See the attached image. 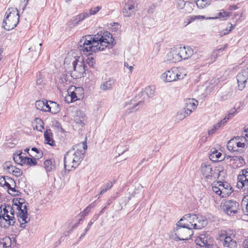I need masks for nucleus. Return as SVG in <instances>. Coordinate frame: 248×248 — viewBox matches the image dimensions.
Segmentation results:
<instances>
[{
    "mask_svg": "<svg viewBox=\"0 0 248 248\" xmlns=\"http://www.w3.org/2000/svg\"><path fill=\"white\" fill-rule=\"evenodd\" d=\"M114 39L112 35L107 31H100L95 35H86L78 44V48L85 53L103 51L105 48H111Z\"/></svg>",
    "mask_w": 248,
    "mask_h": 248,
    "instance_id": "nucleus-1",
    "label": "nucleus"
},
{
    "mask_svg": "<svg viewBox=\"0 0 248 248\" xmlns=\"http://www.w3.org/2000/svg\"><path fill=\"white\" fill-rule=\"evenodd\" d=\"M19 19L18 11L16 8H9L6 12L2 22V27L7 31H10L17 25Z\"/></svg>",
    "mask_w": 248,
    "mask_h": 248,
    "instance_id": "nucleus-2",
    "label": "nucleus"
},
{
    "mask_svg": "<svg viewBox=\"0 0 248 248\" xmlns=\"http://www.w3.org/2000/svg\"><path fill=\"white\" fill-rule=\"evenodd\" d=\"M221 169L220 167H216L213 169L211 165L203 163L201 167V171L205 178L216 180L219 177L220 172L223 171Z\"/></svg>",
    "mask_w": 248,
    "mask_h": 248,
    "instance_id": "nucleus-3",
    "label": "nucleus"
},
{
    "mask_svg": "<svg viewBox=\"0 0 248 248\" xmlns=\"http://www.w3.org/2000/svg\"><path fill=\"white\" fill-rule=\"evenodd\" d=\"M193 55V50L190 46H180L174 51L172 54L173 62L186 60Z\"/></svg>",
    "mask_w": 248,
    "mask_h": 248,
    "instance_id": "nucleus-4",
    "label": "nucleus"
},
{
    "mask_svg": "<svg viewBox=\"0 0 248 248\" xmlns=\"http://www.w3.org/2000/svg\"><path fill=\"white\" fill-rule=\"evenodd\" d=\"M73 70H69V73L73 78L77 79L84 76L85 73L86 66L83 60L79 61L78 59L75 60L72 62Z\"/></svg>",
    "mask_w": 248,
    "mask_h": 248,
    "instance_id": "nucleus-5",
    "label": "nucleus"
},
{
    "mask_svg": "<svg viewBox=\"0 0 248 248\" xmlns=\"http://www.w3.org/2000/svg\"><path fill=\"white\" fill-rule=\"evenodd\" d=\"M193 230L189 228L183 227V225H176L174 229V232L175 235V240L176 241H183L190 239L193 235Z\"/></svg>",
    "mask_w": 248,
    "mask_h": 248,
    "instance_id": "nucleus-6",
    "label": "nucleus"
},
{
    "mask_svg": "<svg viewBox=\"0 0 248 248\" xmlns=\"http://www.w3.org/2000/svg\"><path fill=\"white\" fill-rule=\"evenodd\" d=\"M186 75V74L180 72L177 68H173L164 73L162 75V78L165 81L170 82L183 79Z\"/></svg>",
    "mask_w": 248,
    "mask_h": 248,
    "instance_id": "nucleus-7",
    "label": "nucleus"
},
{
    "mask_svg": "<svg viewBox=\"0 0 248 248\" xmlns=\"http://www.w3.org/2000/svg\"><path fill=\"white\" fill-rule=\"evenodd\" d=\"M155 91L154 87H147L145 89L144 92H141L140 93L138 94V96L139 97L143 96V99H142L135 105H133V106L132 107L130 108L127 109L126 112L127 113H130L133 111V109H134L136 107L138 106H143L145 100L148 98L153 97L155 95Z\"/></svg>",
    "mask_w": 248,
    "mask_h": 248,
    "instance_id": "nucleus-8",
    "label": "nucleus"
},
{
    "mask_svg": "<svg viewBox=\"0 0 248 248\" xmlns=\"http://www.w3.org/2000/svg\"><path fill=\"white\" fill-rule=\"evenodd\" d=\"M221 209L228 215L232 216L238 213L239 204L234 200H227L221 206Z\"/></svg>",
    "mask_w": 248,
    "mask_h": 248,
    "instance_id": "nucleus-9",
    "label": "nucleus"
},
{
    "mask_svg": "<svg viewBox=\"0 0 248 248\" xmlns=\"http://www.w3.org/2000/svg\"><path fill=\"white\" fill-rule=\"evenodd\" d=\"M217 240L227 248H237V243L231 237L228 235L226 231H221L218 234Z\"/></svg>",
    "mask_w": 248,
    "mask_h": 248,
    "instance_id": "nucleus-10",
    "label": "nucleus"
},
{
    "mask_svg": "<svg viewBox=\"0 0 248 248\" xmlns=\"http://www.w3.org/2000/svg\"><path fill=\"white\" fill-rule=\"evenodd\" d=\"M7 208V206H5L3 209V217L2 220L0 221V226L5 229H7L11 226H14L16 221L15 216H11L9 210Z\"/></svg>",
    "mask_w": 248,
    "mask_h": 248,
    "instance_id": "nucleus-11",
    "label": "nucleus"
},
{
    "mask_svg": "<svg viewBox=\"0 0 248 248\" xmlns=\"http://www.w3.org/2000/svg\"><path fill=\"white\" fill-rule=\"evenodd\" d=\"M195 242L197 245L201 247L213 248L212 239L210 235L207 233L201 234L195 240Z\"/></svg>",
    "mask_w": 248,
    "mask_h": 248,
    "instance_id": "nucleus-12",
    "label": "nucleus"
},
{
    "mask_svg": "<svg viewBox=\"0 0 248 248\" xmlns=\"http://www.w3.org/2000/svg\"><path fill=\"white\" fill-rule=\"evenodd\" d=\"M74 155H72V151H68L65 154L64 157V167L66 170L68 171L71 170V169H75L77 167L76 161L73 157Z\"/></svg>",
    "mask_w": 248,
    "mask_h": 248,
    "instance_id": "nucleus-13",
    "label": "nucleus"
},
{
    "mask_svg": "<svg viewBox=\"0 0 248 248\" xmlns=\"http://www.w3.org/2000/svg\"><path fill=\"white\" fill-rule=\"evenodd\" d=\"M192 230H200L207 224V218L202 215L193 214Z\"/></svg>",
    "mask_w": 248,
    "mask_h": 248,
    "instance_id": "nucleus-14",
    "label": "nucleus"
},
{
    "mask_svg": "<svg viewBox=\"0 0 248 248\" xmlns=\"http://www.w3.org/2000/svg\"><path fill=\"white\" fill-rule=\"evenodd\" d=\"M242 174L238 176L237 186L239 189L244 187V190L248 191V169L242 170Z\"/></svg>",
    "mask_w": 248,
    "mask_h": 248,
    "instance_id": "nucleus-15",
    "label": "nucleus"
},
{
    "mask_svg": "<svg viewBox=\"0 0 248 248\" xmlns=\"http://www.w3.org/2000/svg\"><path fill=\"white\" fill-rule=\"evenodd\" d=\"M238 87L239 90L242 91L246 86V83L248 79V68L243 69L236 77Z\"/></svg>",
    "mask_w": 248,
    "mask_h": 248,
    "instance_id": "nucleus-16",
    "label": "nucleus"
},
{
    "mask_svg": "<svg viewBox=\"0 0 248 248\" xmlns=\"http://www.w3.org/2000/svg\"><path fill=\"white\" fill-rule=\"evenodd\" d=\"M198 104L197 100L193 98H189L186 101V106L184 108L185 113L186 114L183 116L181 119H184L186 116L189 115L192 111L194 110Z\"/></svg>",
    "mask_w": 248,
    "mask_h": 248,
    "instance_id": "nucleus-17",
    "label": "nucleus"
},
{
    "mask_svg": "<svg viewBox=\"0 0 248 248\" xmlns=\"http://www.w3.org/2000/svg\"><path fill=\"white\" fill-rule=\"evenodd\" d=\"M137 4L134 0H129L125 3L123 10L124 16L129 17L135 11Z\"/></svg>",
    "mask_w": 248,
    "mask_h": 248,
    "instance_id": "nucleus-18",
    "label": "nucleus"
},
{
    "mask_svg": "<svg viewBox=\"0 0 248 248\" xmlns=\"http://www.w3.org/2000/svg\"><path fill=\"white\" fill-rule=\"evenodd\" d=\"M193 220V214H186L180 220L177 222L176 225H183V227H186V228H189L192 229Z\"/></svg>",
    "mask_w": 248,
    "mask_h": 248,
    "instance_id": "nucleus-19",
    "label": "nucleus"
},
{
    "mask_svg": "<svg viewBox=\"0 0 248 248\" xmlns=\"http://www.w3.org/2000/svg\"><path fill=\"white\" fill-rule=\"evenodd\" d=\"M87 117L84 111L82 110L77 111L76 114L74 117L75 122L80 124L81 126L85 125V122L86 121Z\"/></svg>",
    "mask_w": 248,
    "mask_h": 248,
    "instance_id": "nucleus-20",
    "label": "nucleus"
},
{
    "mask_svg": "<svg viewBox=\"0 0 248 248\" xmlns=\"http://www.w3.org/2000/svg\"><path fill=\"white\" fill-rule=\"evenodd\" d=\"M115 82L114 79L109 78L107 80L104 81L101 83L100 89L103 91L111 90L115 84Z\"/></svg>",
    "mask_w": 248,
    "mask_h": 248,
    "instance_id": "nucleus-21",
    "label": "nucleus"
},
{
    "mask_svg": "<svg viewBox=\"0 0 248 248\" xmlns=\"http://www.w3.org/2000/svg\"><path fill=\"white\" fill-rule=\"evenodd\" d=\"M88 17H89V16L87 14V12H85L74 17L73 19H72L69 23L70 24L71 23L73 25H76L78 24L79 22L82 21Z\"/></svg>",
    "mask_w": 248,
    "mask_h": 248,
    "instance_id": "nucleus-22",
    "label": "nucleus"
},
{
    "mask_svg": "<svg viewBox=\"0 0 248 248\" xmlns=\"http://www.w3.org/2000/svg\"><path fill=\"white\" fill-rule=\"evenodd\" d=\"M53 134L50 129H46L44 133V138L46 143L49 145L53 146L55 144L54 140L52 138Z\"/></svg>",
    "mask_w": 248,
    "mask_h": 248,
    "instance_id": "nucleus-23",
    "label": "nucleus"
},
{
    "mask_svg": "<svg viewBox=\"0 0 248 248\" xmlns=\"http://www.w3.org/2000/svg\"><path fill=\"white\" fill-rule=\"evenodd\" d=\"M236 140H229L227 145V149L231 152L236 153V154L238 153H243V150L242 149L238 150L236 149Z\"/></svg>",
    "mask_w": 248,
    "mask_h": 248,
    "instance_id": "nucleus-24",
    "label": "nucleus"
},
{
    "mask_svg": "<svg viewBox=\"0 0 248 248\" xmlns=\"http://www.w3.org/2000/svg\"><path fill=\"white\" fill-rule=\"evenodd\" d=\"M72 151V155H74L73 157H74V160L76 161L77 166L78 167L83 158L84 153H82L81 150H77L74 152H73L74 150Z\"/></svg>",
    "mask_w": 248,
    "mask_h": 248,
    "instance_id": "nucleus-25",
    "label": "nucleus"
},
{
    "mask_svg": "<svg viewBox=\"0 0 248 248\" xmlns=\"http://www.w3.org/2000/svg\"><path fill=\"white\" fill-rule=\"evenodd\" d=\"M75 89V86H71L70 87L68 90V93L69 94V97L70 98V102H73L78 100H79L80 98L78 97L77 95V93L75 92L73 89Z\"/></svg>",
    "mask_w": 248,
    "mask_h": 248,
    "instance_id": "nucleus-26",
    "label": "nucleus"
},
{
    "mask_svg": "<svg viewBox=\"0 0 248 248\" xmlns=\"http://www.w3.org/2000/svg\"><path fill=\"white\" fill-rule=\"evenodd\" d=\"M44 166L46 171H52L55 168L54 160L52 159L46 160L44 162Z\"/></svg>",
    "mask_w": 248,
    "mask_h": 248,
    "instance_id": "nucleus-27",
    "label": "nucleus"
},
{
    "mask_svg": "<svg viewBox=\"0 0 248 248\" xmlns=\"http://www.w3.org/2000/svg\"><path fill=\"white\" fill-rule=\"evenodd\" d=\"M49 105H50V112L52 114H56L60 112L61 109L59 105L55 102L49 101Z\"/></svg>",
    "mask_w": 248,
    "mask_h": 248,
    "instance_id": "nucleus-28",
    "label": "nucleus"
},
{
    "mask_svg": "<svg viewBox=\"0 0 248 248\" xmlns=\"http://www.w3.org/2000/svg\"><path fill=\"white\" fill-rule=\"evenodd\" d=\"M222 154L218 152L217 150H215V151H213L212 153L210 155L209 157L210 159L214 162H216L217 161H218L220 159V160H222Z\"/></svg>",
    "mask_w": 248,
    "mask_h": 248,
    "instance_id": "nucleus-29",
    "label": "nucleus"
},
{
    "mask_svg": "<svg viewBox=\"0 0 248 248\" xmlns=\"http://www.w3.org/2000/svg\"><path fill=\"white\" fill-rule=\"evenodd\" d=\"M195 1L199 8L203 9L210 4L211 0H195Z\"/></svg>",
    "mask_w": 248,
    "mask_h": 248,
    "instance_id": "nucleus-30",
    "label": "nucleus"
},
{
    "mask_svg": "<svg viewBox=\"0 0 248 248\" xmlns=\"http://www.w3.org/2000/svg\"><path fill=\"white\" fill-rule=\"evenodd\" d=\"M23 164L28 165L30 166H34L36 165L37 162L36 160V158L34 157H29L27 156H25L24 159H23Z\"/></svg>",
    "mask_w": 248,
    "mask_h": 248,
    "instance_id": "nucleus-31",
    "label": "nucleus"
},
{
    "mask_svg": "<svg viewBox=\"0 0 248 248\" xmlns=\"http://www.w3.org/2000/svg\"><path fill=\"white\" fill-rule=\"evenodd\" d=\"M28 203H26L22 206V209L18 211L17 213V216H24L28 217V214L27 211Z\"/></svg>",
    "mask_w": 248,
    "mask_h": 248,
    "instance_id": "nucleus-32",
    "label": "nucleus"
},
{
    "mask_svg": "<svg viewBox=\"0 0 248 248\" xmlns=\"http://www.w3.org/2000/svg\"><path fill=\"white\" fill-rule=\"evenodd\" d=\"M42 45V43H35L32 45V46H31L29 48V50L30 51H34L35 52H36V55H38L41 49V46Z\"/></svg>",
    "mask_w": 248,
    "mask_h": 248,
    "instance_id": "nucleus-33",
    "label": "nucleus"
},
{
    "mask_svg": "<svg viewBox=\"0 0 248 248\" xmlns=\"http://www.w3.org/2000/svg\"><path fill=\"white\" fill-rule=\"evenodd\" d=\"M93 52H92L91 53H84V54H87L88 56L87 57V58L86 60V63L88 64V65L91 67H93L94 64H95V61L94 58L91 56V54H92Z\"/></svg>",
    "mask_w": 248,
    "mask_h": 248,
    "instance_id": "nucleus-34",
    "label": "nucleus"
},
{
    "mask_svg": "<svg viewBox=\"0 0 248 248\" xmlns=\"http://www.w3.org/2000/svg\"><path fill=\"white\" fill-rule=\"evenodd\" d=\"M17 217H18V221L20 223V227L25 228L26 226V223L28 222L30 219H28V217L17 216Z\"/></svg>",
    "mask_w": 248,
    "mask_h": 248,
    "instance_id": "nucleus-35",
    "label": "nucleus"
},
{
    "mask_svg": "<svg viewBox=\"0 0 248 248\" xmlns=\"http://www.w3.org/2000/svg\"><path fill=\"white\" fill-rule=\"evenodd\" d=\"M34 121L36 123L35 129L39 131H42V129H44V122L42 120L37 118Z\"/></svg>",
    "mask_w": 248,
    "mask_h": 248,
    "instance_id": "nucleus-36",
    "label": "nucleus"
},
{
    "mask_svg": "<svg viewBox=\"0 0 248 248\" xmlns=\"http://www.w3.org/2000/svg\"><path fill=\"white\" fill-rule=\"evenodd\" d=\"M113 186V184L111 182H108L101 187V191L99 193V195H101L104 193L107 192L108 189H110Z\"/></svg>",
    "mask_w": 248,
    "mask_h": 248,
    "instance_id": "nucleus-37",
    "label": "nucleus"
},
{
    "mask_svg": "<svg viewBox=\"0 0 248 248\" xmlns=\"http://www.w3.org/2000/svg\"><path fill=\"white\" fill-rule=\"evenodd\" d=\"M221 197H226L229 196L233 191V189L232 187H230V188H221Z\"/></svg>",
    "mask_w": 248,
    "mask_h": 248,
    "instance_id": "nucleus-38",
    "label": "nucleus"
},
{
    "mask_svg": "<svg viewBox=\"0 0 248 248\" xmlns=\"http://www.w3.org/2000/svg\"><path fill=\"white\" fill-rule=\"evenodd\" d=\"M36 84L37 86H40V88H41L45 84V82L42 79V76L40 73H39V74L37 75Z\"/></svg>",
    "mask_w": 248,
    "mask_h": 248,
    "instance_id": "nucleus-39",
    "label": "nucleus"
},
{
    "mask_svg": "<svg viewBox=\"0 0 248 248\" xmlns=\"http://www.w3.org/2000/svg\"><path fill=\"white\" fill-rule=\"evenodd\" d=\"M45 100H40L36 101L35 102V107H36V108L39 110H42V111H43L44 109H45L44 108V107L45 106Z\"/></svg>",
    "mask_w": 248,
    "mask_h": 248,
    "instance_id": "nucleus-40",
    "label": "nucleus"
},
{
    "mask_svg": "<svg viewBox=\"0 0 248 248\" xmlns=\"http://www.w3.org/2000/svg\"><path fill=\"white\" fill-rule=\"evenodd\" d=\"M241 153H238L236 154V153H234V155L230 156L228 155L226 157L227 159H230L231 160H239L240 161H244L243 157L240 155H237L238 154H240Z\"/></svg>",
    "mask_w": 248,
    "mask_h": 248,
    "instance_id": "nucleus-41",
    "label": "nucleus"
},
{
    "mask_svg": "<svg viewBox=\"0 0 248 248\" xmlns=\"http://www.w3.org/2000/svg\"><path fill=\"white\" fill-rule=\"evenodd\" d=\"M101 9V6H98L92 8L89 12H87V14L88 16H90L92 15H95L97 12H98Z\"/></svg>",
    "mask_w": 248,
    "mask_h": 248,
    "instance_id": "nucleus-42",
    "label": "nucleus"
},
{
    "mask_svg": "<svg viewBox=\"0 0 248 248\" xmlns=\"http://www.w3.org/2000/svg\"><path fill=\"white\" fill-rule=\"evenodd\" d=\"M217 16L218 18L221 19V20H225L230 16V14L228 12L223 11L218 13Z\"/></svg>",
    "mask_w": 248,
    "mask_h": 248,
    "instance_id": "nucleus-43",
    "label": "nucleus"
},
{
    "mask_svg": "<svg viewBox=\"0 0 248 248\" xmlns=\"http://www.w3.org/2000/svg\"><path fill=\"white\" fill-rule=\"evenodd\" d=\"M202 16H189L186 19L188 20L186 25H188L195 20H199L203 18Z\"/></svg>",
    "mask_w": 248,
    "mask_h": 248,
    "instance_id": "nucleus-44",
    "label": "nucleus"
},
{
    "mask_svg": "<svg viewBox=\"0 0 248 248\" xmlns=\"http://www.w3.org/2000/svg\"><path fill=\"white\" fill-rule=\"evenodd\" d=\"M202 16H189L186 19L188 20L186 25H188L195 20H199L203 18Z\"/></svg>",
    "mask_w": 248,
    "mask_h": 248,
    "instance_id": "nucleus-45",
    "label": "nucleus"
},
{
    "mask_svg": "<svg viewBox=\"0 0 248 248\" xmlns=\"http://www.w3.org/2000/svg\"><path fill=\"white\" fill-rule=\"evenodd\" d=\"M202 16H189L186 19L188 20L186 25H188L195 20H199L203 18Z\"/></svg>",
    "mask_w": 248,
    "mask_h": 248,
    "instance_id": "nucleus-46",
    "label": "nucleus"
},
{
    "mask_svg": "<svg viewBox=\"0 0 248 248\" xmlns=\"http://www.w3.org/2000/svg\"><path fill=\"white\" fill-rule=\"evenodd\" d=\"M239 108H237L236 109H235V108H234L233 109H231L229 113H228L227 116V119L230 120L231 118H232L235 115V114L236 113L237 110Z\"/></svg>",
    "mask_w": 248,
    "mask_h": 248,
    "instance_id": "nucleus-47",
    "label": "nucleus"
},
{
    "mask_svg": "<svg viewBox=\"0 0 248 248\" xmlns=\"http://www.w3.org/2000/svg\"><path fill=\"white\" fill-rule=\"evenodd\" d=\"M12 174L16 177H19L22 175V171L20 169L14 166V169H12Z\"/></svg>",
    "mask_w": 248,
    "mask_h": 248,
    "instance_id": "nucleus-48",
    "label": "nucleus"
},
{
    "mask_svg": "<svg viewBox=\"0 0 248 248\" xmlns=\"http://www.w3.org/2000/svg\"><path fill=\"white\" fill-rule=\"evenodd\" d=\"M73 90H74L75 92H76V93H77L78 97L80 98H82V94L84 93V90L82 88L75 87V89Z\"/></svg>",
    "mask_w": 248,
    "mask_h": 248,
    "instance_id": "nucleus-49",
    "label": "nucleus"
},
{
    "mask_svg": "<svg viewBox=\"0 0 248 248\" xmlns=\"http://www.w3.org/2000/svg\"><path fill=\"white\" fill-rule=\"evenodd\" d=\"M220 127V124H217L214 125L213 127L209 130L208 131V133L209 135H212L215 133L216 131Z\"/></svg>",
    "mask_w": 248,
    "mask_h": 248,
    "instance_id": "nucleus-50",
    "label": "nucleus"
},
{
    "mask_svg": "<svg viewBox=\"0 0 248 248\" xmlns=\"http://www.w3.org/2000/svg\"><path fill=\"white\" fill-rule=\"evenodd\" d=\"M3 169L7 170L8 171H10V170L14 169V166L12 165L11 162H6L3 165Z\"/></svg>",
    "mask_w": 248,
    "mask_h": 248,
    "instance_id": "nucleus-51",
    "label": "nucleus"
},
{
    "mask_svg": "<svg viewBox=\"0 0 248 248\" xmlns=\"http://www.w3.org/2000/svg\"><path fill=\"white\" fill-rule=\"evenodd\" d=\"M186 3L184 0H178L177 3V7L179 9H182L185 7L186 5Z\"/></svg>",
    "mask_w": 248,
    "mask_h": 248,
    "instance_id": "nucleus-52",
    "label": "nucleus"
},
{
    "mask_svg": "<svg viewBox=\"0 0 248 248\" xmlns=\"http://www.w3.org/2000/svg\"><path fill=\"white\" fill-rule=\"evenodd\" d=\"M7 208L9 210V211L11 216H15V210H16V207L13 206H11L10 205H7Z\"/></svg>",
    "mask_w": 248,
    "mask_h": 248,
    "instance_id": "nucleus-53",
    "label": "nucleus"
},
{
    "mask_svg": "<svg viewBox=\"0 0 248 248\" xmlns=\"http://www.w3.org/2000/svg\"><path fill=\"white\" fill-rule=\"evenodd\" d=\"M243 136L241 137V141H243V139L245 140L246 141H248V128L246 129L242 132Z\"/></svg>",
    "mask_w": 248,
    "mask_h": 248,
    "instance_id": "nucleus-54",
    "label": "nucleus"
},
{
    "mask_svg": "<svg viewBox=\"0 0 248 248\" xmlns=\"http://www.w3.org/2000/svg\"><path fill=\"white\" fill-rule=\"evenodd\" d=\"M212 189H213V191L215 193H216L217 195H218L219 196L221 195V188H220L219 186H213Z\"/></svg>",
    "mask_w": 248,
    "mask_h": 248,
    "instance_id": "nucleus-55",
    "label": "nucleus"
},
{
    "mask_svg": "<svg viewBox=\"0 0 248 248\" xmlns=\"http://www.w3.org/2000/svg\"><path fill=\"white\" fill-rule=\"evenodd\" d=\"M45 107H44V108L45 109H44L43 111H45V112H50V105H49V101H47L46 100H45Z\"/></svg>",
    "mask_w": 248,
    "mask_h": 248,
    "instance_id": "nucleus-56",
    "label": "nucleus"
},
{
    "mask_svg": "<svg viewBox=\"0 0 248 248\" xmlns=\"http://www.w3.org/2000/svg\"><path fill=\"white\" fill-rule=\"evenodd\" d=\"M19 202V199L14 198L12 201L13 205L16 207V210H17V208H20V206L18 205V202Z\"/></svg>",
    "mask_w": 248,
    "mask_h": 248,
    "instance_id": "nucleus-57",
    "label": "nucleus"
},
{
    "mask_svg": "<svg viewBox=\"0 0 248 248\" xmlns=\"http://www.w3.org/2000/svg\"><path fill=\"white\" fill-rule=\"evenodd\" d=\"M19 157H20V154H14L13 155V159L15 162L16 163L22 164L21 162H20Z\"/></svg>",
    "mask_w": 248,
    "mask_h": 248,
    "instance_id": "nucleus-58",
    "label": "nucleus"
},
{
    "mask_svg": "<svg viewBox=\"0 0 248 248\" xmlns=\"http://www.w3.org/2000/svg\"><path fill=\"white\" fill-rule=\"evenodd\" d=\"M156 7V5L155 4H154V3L152 4L150 6V7L148 9V13L153 14L155 12Z\"/></svg>",
    "mask_w": 248,
    "mask_h": 248,
    "instance_id": "nucleus-59",
    "label": "nucleus"
},
{
    "mask_svg": "<svg viewBox=\"0 0 248 248\" xmlns=\"http://www.w3.org/2000/svg\"><path fill=\"white\" fill-rule=\"evenodd\" d=\"M219 186L220 187V188H223V189H226V188H230V187H232L230 186V185L227 183V182H224V183H221V184H219Z\"/></svg>",
    "mask_w": 248,
    "mask_h": 248,
    "instance_id": "nucleus-60",
    "label": "nucleus"
},
{
    "mask_svg": "<svg viewBox=\"0 0 248 248\" xmlns=\"http://www.w3.org/2000/svg\"><path fill=\"white\" fill-rule=\"evenodd\" d=\"M53 125L55 127H57L58 129H60L61 130V132H63L64 131L63 129L62 128V124L59 122H58L57 121L54 122L53 123Z\"/></svg>",
    "mask_w": 248,
    "mask_h": 248,
    "instance_id": "nucleus-61",
    "label": "nucleus"
},
{
    "mask_svg": "<svg viewBox=\"0 0 248 248\" xmlns=\"http://www.w3.org/2000/svg\"><path fill=\"white\" fill-rule=\"evenodd\" d=\"M90 211V210L89 209V207H86L83 212H81L80 213V215H81V217H84L85 216H86L89 212Z\"/></svg>",
    "mask_w": 248,
    "mask_h": 248,
    "instance_id": "nucleus-62",
    "label": "nucleus"
},
{
    "mask_svg": "<svg viewBox=\"0 0 248 248\" xmlns=\"http://www.w3.org/2000/svg\"><path fill=\"white\" fill-rule=\"evenodd\" d=\"M194 6V5L190 2L187 3L186 7V8H188V9H186V11H187L188 13H190L191 11H192L193 8L192 7Z\"/></svg>",
    "mask_w": 248,
    "mask_h": 248,
    "instance_id": "nucleus-63",
    "label": "nucleus"
},
{
    "mask_svg": "<svg viewBox=\"0 0 248 248\" xmlns=\"http://www.w3.org/2000/svg\"><path fill=\"white\" fill-rule=\"evenodd\" d=\"M9 190H10L12 192H14V193L9 192V193L10 194H11V195H12L13 196H15L18 195V193H19L18 191L16 190L15 189V188L12 187L11 186L9 188Z\"/></svg>",
    "mask_w": 248,
    "mask_h": 248,
    "instance_id": "nucleus-64",
    "label": "nucleus"
}]
</instances>
